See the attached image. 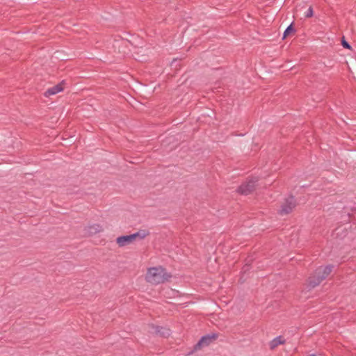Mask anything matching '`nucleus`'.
Segmentation results:
<instances>
[{
	"label": "nucleus",
	"mask_w": 356,
	"mask_h": 356,
	"mask_svg": "<svg viewBox=\"0 0 356 356\" xmlns=\"http://www.w3.org/2000/svg\"><path fill=\"white\" fill-rule=\"evenodd\" d=\"M333 268L334 266L332 264L317 268L314 273L307 279V288L308 290H311L318 286L331 273Z\"/></svg>",
	"instance_id": "nucleus-1"
},
{
	"label": "nucleus",
	"mask_w": 356,
	"mask_h": 356,
	"mask_svg": "<svg viewBox=\"0 0 356 356\" xmlns=\"http://www.w3.org/2000/svg\"><path fill=\"white\" fill-rule=\"evenodd\" d=\"M172 275L162 266L152 267L148 268L146 274L147 282L152 284H159L168 281Z\"/></svg>",
	"instance_id": "nucleus-2"
},
{
	"label": "nucleus",
	"mask_w": 356,
	"mask_h": 356,
	"mask_svg": "<svg viewBox=\"0 0 356 356\" xmlns=\"http://www.w3.org/2000/svg\"><path fill=\"white\" fill-rule=\"evenodd\" d=\"M149 232L146 230H140L136 233L129 234V235H122L118 236L116 238V243L120 247H124L131 243L134 240L137 238L140 239H143L145 237L148 236Z\"/></svg>",
	"instance_id": "nucleus-3"
},
{
	"label": "nucleus",
	"mask_w": 356,
	"mask_h": 356,
	"mask_svg": "<svg viewBox=\"0 0 356 356\" xmlns=\"http://www.w3.org/2000/svg\"><path fill=\"white\" fill-rule=\"evenodd\" d=\"M258 181V179L256 177L252 178L245 182L243 183L241 185L238 186L236 191L244 195H247L250 194L255 190L257 183Z\"/></svg>",
	"instance_id": "nucleus-4"
},
{
	"label": "nucleus",
	"mask_w": 356,
	"mask_h": 356,
	"mask_svg": "<svg viewBox=\"0 0 356 356\" xmlns=\"http://www.w3.org/2000/svg\"><path fill=\"white\" fill-rule=\"evenodd\" d=\"M296 207V200L292 195L284 200V202L281 205V208L278 211L280 215H287L293 211Z\"/></svg>",
	"instance_id": "nucleus-5"
},
{
	"label": "nucleus",
	"mask_w": 356,
	"mask_h": 356,
	"mask_svg": "<svg viewBox=\"0 0 356 356\" xmlns=\"http://www.w3.org/2000/svg\"><path fill=\"white\" fill-rule=\"evenodd\" d=\"M218 338V333H211L202 336L199 341L195 345V349L201 348L202 347L208 346L212 342L215 341Z\"/></svg>",
	"instance_id": "nucleus-6"
},
{
	"label": "nucleus",
	"mask_w": 356,
	"mask_h": 356,
	"mask_svg": "<svg viewBox=\"0 0 356 356\" xmlns=\"http://www.w3.org/2000/svg\"><path fill=\"white\" fill-rule=\"evenodd\" d=\"M65 84V80H63L61 82H60L59 83L56 84V86L51 87V88H48L45 92L44 93V95L46 97H49L51 95H54L61 91L63 90L64 88H63V86Z\"/></svg>",
	"instance_id": "nucleus-7"
},
{
	"label": "nucleus",
	"mask_w": 356,
	"mask_h": 356,
	"mask_svg": "<svg viewBox=\"0 0 356 356\" xmlns=\"http://www.w3.org/2000/svg\"><path fill=\"white\" fill-rule=\"evenodd\" d=\"M154 333L162 337H168L170 334V330L164 327L152 325Z\"/></svg>",
	"instance_id": "nucleus-8"
},
{
	"label": "nucleus",
	"mask_w": 356,
	"mask_h": 356,
	"mask_svg": "<svg viewBox=\"0 0 356 356\" xmlns=\"http://www.w3.org/2000/svg\"><path fill=\"white\" fill-rule=\"evenodd\" d=\"M84 229L89 236L95 235L103 231L102 227L99 224L88 225Z\"/></svg>",
	"instance_id": "nucleus-9"
},
{
	"label": "nucleus",
	"mask_w": 356,
	"mask_h": 356,
	"mask_svg": "<svg viewBox=\"0 0 356 356\" xmlns=\"http://www.w3.org/2000/svg\"><path fill=\"white\" fill-rule=\"evenodd\" d=\"M286 340L283 338L282 336H278L274 338L272 341H270L269 346L271 350L275 349L279 345L284 344Z\"/></svg>",
	"instance_id": "nucleus-10"
},
{
	"label": "nucleus",
	"mask_w": 356,
	"mask_h": 356,
	"mask_svg": "<svg viewBox=\"0 0 356 356\" xmlns=\"http://www.w3.org/2000/svg\"><path fill=\"white\" fill-rule=\"evenodd\" d=\"M296 29L293 27V23H291L289 26H287V28L285 29L284 33H283V38H286L288 35H289L291 33H295Z\"/></svg>",
	"instance_id": "nucleus-11"
},
{
	"label": "nucleus",
	"mask_w": 356,
	"mask_h": 356,
	"mask_svg": "<svg viewBox=\"0 0 356 356\" xmlns=\"http://www.w3.org/2000/svg\"><path fill=\"white\" fill-rule=\"evenodd\" d=\"M341 45L345 49H351L350 44L345 40L344 37H343L341 39Z\"/></svg>",
	"instance_id": "nucleus-12"
},
{
	"label": "nucleus",
	"mask_w": 356,
	"mask_h": 356,
	"mask_svg": "<svg viewBox=\"0 0 356 356\" xmlns=\"http://www.w3.org/2000/svg\"><path fill=\"white\" fill-rule=\"evenodd\" d=\"M313 14H314L313 8L312 6H309V8L306 11L305 16V17L309 18V17H312Z\"/></svg>",
	"instance_id": "nucleus-13"
},
{
	"label": "nucleus",
	"mask_w": 356,
	"mask_h": 356,
	"mask_svg": "<svg viewBox=\"0 0 356 356\" xmlns=\"http://www.w3.org/2000/svg\"><path fill=\"white\" fill-rule=\"evenodd\" d=\"M249 270V265H248V264H245V265L243 267V268H242V270H243V273H245V272H246L247 270Z\"/></svg>",
	"instance_id": "nucleus-14"
},
{
	"label": "nucleus",
	"mask_w": 356,
	"mask_h": 356,
	"mask_svg": "<svg viewBox=\"0 0 356 356\" xmlns=\"http://www.w3.org/2000/svg\"><path fill=\"white\" fill-rule=\"evenodd\" d=\"M310 356H316V355H314V354H312V355H311Z\"/></svg>",
	"instance_id": "nucleus-15"
}]
</instances>
